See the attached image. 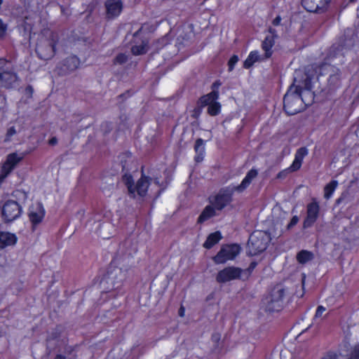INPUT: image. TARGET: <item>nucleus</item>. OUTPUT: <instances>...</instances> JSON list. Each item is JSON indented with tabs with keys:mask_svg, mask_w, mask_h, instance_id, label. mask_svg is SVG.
I'll return each instance as SVG.
<instances>
[{
	"mask_svg": "<svg viewBox=\"0 0 359 359\" xmlns=\"http://www.w3.org/2000/svg\"><path fill=\"white\" fill-rule=\"evenodd\" d=\"M302 88L308 90L310 88L309 81H306L304 86H302L295 79L294 84L284 97V109L290 115L299 113L304 109V101L302 97Z\"/></svg>",
	"mask_w": 359,
	"mask_h": 359,
	"instance_id": "obj_1",
	"label": "nucleus"
},
{
	"mask_svg": "<svg viewBox=\"0 0 359 359\" xmlns=\"http://www.w3.org/2000/svg\"><path fill=\"white\" fill-rule=\"evenodd\" d=\"M36 46V52L43 60L52 57L55 53L57 36L49 30L42 33L34 34L32 37Z\"/></svg>",
	"mask_w": 359,
	"mask_h": 359,
	"instance_id": "obj_2",
	"label": "nucleus"
},
{
	"mask_svg": "<svg viewBox=\"0 0 359 359\" xmlns=\"http://www.w3.org/2000/svg\"><path fill=\"white\" fill-rule=\"evenodd\" d=\"M123 180L128 186L129 191L132 194L137 193L140 196H144L148 190L149 186H156L158 188L163 185V182H160L156 179L154 183H150L148 177L142 176L137 182L136 184H133V180L130 175H125Z\"/></svg>",
	"mask_w": 359,
	"mask_h": 359,
	"instance_id": "obj_3",
	"label": "nucleus"
},
{
	"mask_svg": "<svg viewBox=\"0 0 359 359\" xmlns=\"http://www.w3.org/2000/svg\"><path fill=\"white\" fill-rule=\"evenodd\" d=\"M270 241V236L263 231H255L250 236L248 251L251 255H256L266 250Z\"/></svg>",
	"mask_w": 359,
	"mask_h": 359,
	"instance_id": "obj_4",
	"label": "nucleus"
},
{
	"mask_svg": "<svg viewBox=\"0 0 359 359\" xmlns=\"http://www.w3.org/2000/svg\"><path fill=\"white\" fill-rule=\"evenodd\" d=\"M285 294V290L281 286H276L264 298V304L269 311H278L282 306Z\"/></svg>",
	"mask_w": 359,
	"mask_h": 359,
	"instance_id": "obj_5",
	"label": "nucleus"
},
{
	"mask_svg": "<svg viewBox=\"0 0 359 359\" xmlns=\"http://www.w3.org/2000/svg\"><path fill=\"white\" fill-rule=\"evenodd\" d=\"M240 252L241 248L238 245H226L222 247L218 253L214 257L213 260L216 264H224L234 259Z\"/></svg>",
	"mask_w": 359,
	"mask_h": 359,
	"instance_id": "obj_6",
	"label": "nucleus"
},
{
	"mask_svg": "<svg viewBox=\"0 0 359 359\" xmlns=\"http://www.w3.org/2000/svg\"><path fill=\"white\" fill-rule=\"evenodd\" d=\"M22 212V206L13 200L6 201L2 208V217L6 222H11L18 219Z\"/></svg>",
	"mask_w": 359,
	"mask_h": 359,
	"instance_id": "obj_7",
	"label": "nucleus"
},
{
	"mask_svg": "<svg viewBox=\"0 0 359 359\" xmlns=\"http://www.w3.org/2000/svg\"><path fill=\"white\" fill-rule=\"evenodd\" d=\"M245 272L243 269L236 266H226L218 271L215 279L218 283H226L234 280L240 279Z\"/></svg>",
	"mask_w": 359,
	"mask_h": 359,
	"instance_id": "obj_8",
	"label": "nucleus"
},
{
	"mask_svg": "<svg viewBox=\"0 0 359 359\" xmlns=\"http://www.w3.org/2000/svg\"><path fill=\"white\" fill-rule=\"evenodd\" d=\"M46 215L45 208L41 203H33L28 209V218L33 228L39 224Z\"/></svg>",
	"mask_w": 359,
	"mask_h": 359,
	"instance_id": "obj_9",
	"label": "nucleus"
},
{
	"mask_svg": "<svg viewBox=\"0 0 359 359\" xmlns=\"http://www.w3.org/2000/svg\"><path fill=\"white\" fill-rule=\"evenodd\" d=\"M218 97V93L212 91L201 98V104L208 106V112L211 116H216L220 112L221 104L217 101Z\"/></svg>",
	"mask_w": 359,
	"mask_h": 359,
	"instance_id": "obj_10",
	"label": "nucleus"
},
{
	"mask_svg": "<svg viewBox=\"0 0 359 359\" xmlns=\"http://www.w3.org/2000/svg\"><path fill=\"white\" fill-rule=\"evenodd\" d=\"M8 63L4 59H0V81L6 87H10L17 81L15 74L7 71Z\"/></svg>",
	"mask_w": 359,
	"mask_h": 359,
	"instance_id": "obj_11",
	"label": "nucleus"
},
{
	"mask_svg": "<svg viewBox=\"0 0 359 359\" xmlns=\"http://www.w3.org/2000/svg\"><path fill=\"white\" fill-rule=\"evenodd\" d=\"M319 205L317 202H312L307 206V216L304 221V227L311 226L316 221L319 214Z\"/></svg>",
	"mask_w": 359,
	"mask_h": 359,
	"instance_id": "obj_12",
	"label": "nucleus"
},
{
	"mask_svg": "<svg viewBox=\"0 0 359 359\" xmlns=\"http://www.w3.org/2000/svg\"><path fill=\"white\" fill-rule=\"evenodd\" d=\"M108 18L118 16L123 10V3L121 0H107L105 3Z\"/></svg>",
	"mask_w": 359,
	"mask_h": 359,
	"instance_id": "obj_13",
	"label": "nucleus"
},
{
	"mask_svg": "<svg viewBox=\"0 0 359 359\" xmlns=\"http://www.w3.org/2000/svg\"><path fill=\"white\" fill-rule=\"evenodd\" d=\"M309 154V150L306 147H301L298 149L294 154V158L292 163L289 167L291 172L298 170L302 164L303 160Z\"/></svg>",
	"mask_w": 359,
	"mask_h": 359,
	"instance_id": "obj_14",
	"label": "nucleus"
},
{
	"mask_svg": "<svg viewBox=\"0 0 359 359\" xmlns=\"http://www.w3.org/2000/svg\"><path fill=\"white\" fill-rule=\"evenodd\" d=\"M18 242L17 236L8 231H0V249L15 245Z\"/></svg>",
	"mask_w": 359,
	"mask_h": 359,
	"instance_id": "obj_15",
	"label": "nucleus"
},
{
	"mask_svg": "<svg viewBox=\"0 0 359 359\" xmlns=\"http://www.w3.org/2000/svg\"><path fill=\"white\" fill-rule=\"evenodd\" d=\"M330 0H303L304 7L310 12H316L327 6Z\"/></svg>",
	"mask_w": 359,
	"mask_h": 359,
	"instance_id": "obj_16",
	"label": "nucleus"
},
{
	"mask_svg": "<svg viewBox=\"0 0 359 359\" xmlns=\"http://www.w3.org/2000/svg\"><path fill=\"white\" fill-rule=\"evenodd\" d=\"M258 171L255 169H251L245 175L241 183L235 187L233 190L239 193L243 192L247 189L251 182L257 177Z\"/></svg>",
	"mask_w": 359,
	"mask_h": 359,
	"instance_id": "obj_17",
	"label": "nucleus"
},
{
	"mask_svg": "<svg viewBox=\"0 0 359 359\" xmlns=\"http://www.w3.org/2000/svg\"><path fill=\"white\" fill-rule=\"evenodd\" d=\"M258 171L255 169H251L245 175L241 183L235 187L233 190L239 193L243 192L247 189L251 182L257 177Z\"/></svg>",
	"mask_w": 359,
	"mask_h": 359,
	"instance_id": "obj_18",
	"label": "nucleus"
},
{
	"mask_svg": "<svg viewBox=\"0 0 359 359\" xmlns=\"http://www.w3.org/2000/svg\"><path fill=\"white\" fill-rule=\"evenodd\" d=\"M276 37L275 34L272 31H270L262 43V49L265 52V59L270 57L272 55V48L275 43Z\"/></svg>",
	"mask_w": 359,
	"mask_h": 359,
	"instance_id": "obj_19",
	"label": "nucleus"
},
{
	"mask_svg": "<svg viewBox=\"0 0 359 359\" xmlns=\"http://www.w3.org/2000/svg\"><path fill=\"white\" fill-rule=\"evenodd\" d=\"M22 158V156L15 153L8 155L6 161L1 166V169L4 170L6 173L9 174Z\"/></svg>",
	"mask_w": 359,
	"mask_h": 359,
	"instance_id": "obj_20",
	"label": "nucleus"
},
{
	"mask_svg": "<svg viewBox=\"0 0 359 359\" xmlns=\"http://www.w3.org/2000/svg\"><path fill=\"white\" fill-rule=\"evenodd\" d=\"M231 201V196L229 194H219L217 195L214 200L211 202L213 206L215 208L220 211L224 208H225L228 204H229Z\"/></svg>",
	"mask_w": 359,
	"mask_h": 359,
	"instance_id": "obj_21",
	"label": "nucleus"
},
{
	"mask_svg": "<svg viewBox=\"0 0 359 359\" xmlns=\"http://www.w3.org/2000/svg\"><path fill=\"white\" fill-rule=\"evenodd\" d=\"M322 359H359V344H355L351 349L350 357H345L340 354H330Z\"/></svg>",
	"mask_w": 359,
	"mask_h": 359,
	"instance_id": "obj_22",
	"label": "nucleus"
},
{
	"mask_svg": "<svg viewBox=\"0 0 359 359\" xmlns=\"http://www.w3.org/2000/svg\"><path fill=\"white\" fill-rule=\"evenodd\" d=\"M217 211L218 210L212 205V203L211 205L206 206L198 217V222H203L213 216H215L217 215Z\"/></svg>",
	"mask_w": 359,
	"mask_h": 359,
	"instance_id": "obj_23",
	"label": "nucleus"
},
{
	"mask_svg": "<svg viewBox=\"0 0 359 359\" xmlns=\"http://www.w3.org/2000/svg\"><path fill=\"white\" fill-rule=\"evenodd\" d=\"M221 239H222V235L219 231H216V232L212 233L207 238V240L205 241V242L203 244V247L207 249H210L214 245L217 243Z\"/></svg>",
	"mask_w": 359,
	"mask_h": 359,
	"instance_id": "obj_24",
	"label": "nucleus"
},
{
	"mask_svg": "<svg viewBox=\"0 0 359 359\" xmlns=\"http://www.w3.org/2000/svg\"><path fill=\"white\" fill-rule=\"evenodd\" d=\"M147 50V41L146 40L141 41L140 43L135 41V44L131 48L132 53L136 55L144 54Z\"/></svg>",
	"mask_w": 359,
	"mask_h": 359,
	"instance_id": "obj_25",
	"label": "nucleus"
},
{
	"mask_svg": "<svg viewBox=\"0 0 359 359\" xmlns=\"http://www.w3.org/2000/svg\"><path fill=\"white\" fill-rule=\"evenodd\" d=\"M262 58L257 51H252L248 55L244 62V67L248 69L251 67L256 62L261 60Z\"/></svg>",
	"mask_w": 359,
	"mask_h": 359,
	"instance_id": "obj_26",
	"label": "nucleus"
},
{
	"mask_svg": "<svg viewBox=\"0 0 359 359\" xmlns=\"http://www.w3.org/2000/svg\"><path fill=\"white\" fill-rule=\"evenodd\" d=\"M337 186L338 182L336 180H332L328 183L324 188V197L326 199H329L332 196Z\"/></svg>",
	"mask_w": 359,
	"mask_h": 359,
	"instance_id": "obj_27",
	"label": "nucleus"
},
{
	"mask_svg": "<svg viewBox=\"0 0 359 359\" xmlns=\"http://www.w3.org/2000/svg\"><path fill=\"white\" fill-rule=\"evenodd\" d=\"M313 257L312 252L308 250H302L297 255V261L301 264H305L311 260Z\"/></svg>",
	"mask_w": 359,
	"mask_h": 359,
	"instance_id": "obj_28",
	"label": "nucleus"
},
{
	"mask_svg": "<svg viewBox=\"0 0 359 359\" xmlns=\"http://www.w3.org/2000/svg\"><path fill=\"white\" fill-rule=\"evenodd\" d=\"M195 151L197 153L196 159L197 161H200L203 156L205 151V144L203 140L198 139L196 142Z\"/></svg>",
	"mask_w": 359,
	"mask_h": 359,
	"instance_id": "obj_29",
	"label": "nucleus"
},
{
	"mask_svg": "<svg viewBox=\"0 0 359 359\" xmlns=\"http://www.w3.org/2000/svg\"><path fill=\"white\" fill-rule=\"evenodd\" d=\"M114 273L117 281L122 282L127 278L128 271L127 270H123L122 269L118 268L114 269Z\"/></svg>",
	"mask_w": 359,
	"mask_h": 359,
	"instance_id": "obj_30",
	"label": "nucleus"
},
{
	"mask_svg": "<svg viewBox=\"0 0 359 359\" xmlns=\"http://www.w3.org/2000/svg\"><path fill=\"white\" fill-rule=\"evenodd\" d=\"M325 311H326L325 307H324L323 306H318L316 309L314 318L318 319L320 318L325 317L326 316V314H325Z\"/></svg>",
	"mask_w": 359,
	"mask_h": 359,
	"instance_id": "obj_31",
	"label": "nucleus"
},
{
	"mask_svg": "<svg viewBox=\"0 0 359 359\" xmlns=\"http://www.w3.org/2000/svg\"><path fill=\"white\" fill-rule=\"evenodd\" d=\"M238 57L237 55H233L230 60H229V62H228V66H229V72H231L235 65H236V63L238 62Z\"/></svg>",
	"mask_w": 359,
	"mask_h": 359,
	"instance_id": "obj_32",
	"label": "nucleus"
},
{
	"mask_svg": "<svg viewBox=\"0 0 359 359\" xmlns=\"http://www.w3.org/2000/svg\"><path fill=\"white\" fill-rule=\"evenodd\" d=\"M127 61V55L123 53L118 54L114 58L115 64H123Z\"/></svg>",
	"mask_w": 359,
	"mask_h": 359,
	"instance_id": "obj_33",
	"label": "nucleus"
},
{
	"mask_svg": "<svg viewBox=\"0 0 359 359\" xmlns=\"http://www.w3.org/2000/svg\"><path fill=\"white\" fill-rule=\"evenodd\" d=\"M17 131L14 126L10 127L7 130L6 140L9 141L11 138L16 134Z\"/></svg>",
	"mask_w": 359,
	"mask_h": 359,
	"instance_id": "obj_34",
	"label": "nucleus"
},
{
	"mask_svg": "<svg viewBox=\"0 0 359 359\" xmlns=\"http://www.w3.org/2000/svg\"><path fill=\"white\" fill-rule=\"evenodd\" d=\"M6 31V25L0 20V37L3 36Z\"/></svg>",
	"mask_w": 359,
	"mask_h": 359,
	"instance_id": "obj_35",
	"label": "nucleus"
},
{
	"mask_svg": "<svg viewBox=\"0 0 359 359\" xmlns=\"http://www.w3.org/2000/svg\"><path fill=\"white\" fill-rule=\"evenodd\" d=\"M299 222V218H298V217H297V216H294V217L292 218V219H291V221H290V224H288V226H287V227H288V229H290V228L292 227L293 226L296 225V224H297V222Z\"/></svg>",
	"mask_w": 359,
	"mask_h": 359,
	"instance_id": "obj_36",
	"label": "nucleus"
},
{
	"mask_svg": "<svg viewBox=\"0 0 359 359\" xmlns=\"http://www.w3.org/2000/svg\"><path fill=\"white\" fill-rule=\"evenodd\" d=\"M8 175V173H6L4 170L1 169L0 172V184L3 182L4 179Z\"/></svg>",
	"mask_w": 359,
	"mask_h": 359,
	"instance_id": "obj_37",
	"label": "nucleus"
},
{
	"mask_svg": "<svg viewBox=\"0 0 359 359\" xmlns=\"http://www.w3.org/2000/svg\"><path fill=\"white\" fill-rule=\"evenodd\" d=\"M291 172L290 170H289V168L285 170H283L282 172H279L278 175V178H280L282 177H285L288 172Z\"/></svg>",
	"mask_w": 359,
	"mask_h": 359,
	"instance_id": "obj_38",
	"label": "nucleus"
},
{
	"mask_svg": "<svg viewBox=\"0 0 359 359\" xmlns=\"http://www.w3.org/2000/svg\"><path fill=\"white\" fill-rule=\"evenodd\" d=\"M18 195H21L22 198H26V194L25 193H23V192H21L20 191H16L15 193H14V196L18 197Z\"/></svg>",
	"mask_w": 359,
	"mask_h": 359,
	"instance_id": "obj_39",
	"label": "nucleus"
},
{
	"mask_svg": "<svg viewBox=\"0 0 359 359\" xmlns=\"http://www.w3.org/2000/svg\"><path fill=\"white\" fill-rule=\"evenodd\" d=\"M185 310L183 307H181L179 311V315L181 317H183L184 316Z\"/></svg>",
	"mask_w": 359,
	"mask_h": 359,
	"instance_id": "obj_40",
	"label": "nucleus"
},
{
	"mask_svg": "<svg viewBox=\"0 0 359 359\" xmlns=\"http://www.w3.org/2000/svg\"><path fill=\"white\" fill-rule=\"evenodd\" d=\"M57 143V139L55 137H53L51 138L50 140H49V144H55Z\"/></svg>",
	"mask_w": 359,
	"mask_h": 359,
	"instance_id": "obj_41",
	"label": "nucleus"
},
{
	"mask_svg": "<svg viewBox=\"0 0 359 359\" xmlns=\"http://www.w3.org/2000/svg\"><path fill=\"white\" fill-rule=\"evenodd\" d=\"M280 18L278 17V18L274 19L273 24L275 25H278L280 23Z\"/></svg>",
	"mask_w": 359,
	"mask_h": 359,
	"instance_id": "obj_42",
	"label": "nucleus"
},
{
	"mask_svg": "<svg viewBox=\"0 0 359 359\" xmlns=\"http://www.w3.org/2000/svg\"><path fill=\"white\" fill-rule=\"evenodd\" d=\"M70 61L72 62L73 63H74L75 65L78 64V60L76 57H72L70 59Z\"/></svg>",
	"mask_w": 359,
	"mask_h": 359,
	"instance_id": "obj_43",
	"label": "nucleus"
},
{
	"mask_svg": "<svg viewBox=\"0 0 359 359\" xmlns=\"http://www.w3.org/2000/svg\"><path fill=\"white\" fill-rule=\"evenodd\" d=\"M140 32H141V30H140L139 32H137V33H135V40L137 39L138 36L140 34Z\"/></svg>",
	"mask_w": 359,
	"mask_h": 359,
	"instance_id": "obj_44",
	"label": "nucleus"
},
{
	"mask_svg": "<svg viewBox=\"0 0 359 359\" xmlns=\"http://www.w3.org/2000/svg\"><path fill=\"white\" fill-rule=\"evenodd\" d=\"M55 359H65L62 355H57L55 358Z\"/></svg>",
	"mask_w": 359,
	"mask_h": 359,
	"instance_id": "obj_45",
	"label": "nucleus"
},
{
	"mask_svg": "<svg viewBox=\"0 0 359 359\" xmlns=\"http://www.w3.org/2000/svg\"><path fill=\"white\" fill-rule=\"evenodd\" d=\"M255 267V264L252 263L250 266L251 269H254Z\"/></svg>",
	"mask_w": 359,
	"mask_h": 359,
	"instance_id": "obj_46",
	"label": "nucleus"
},
{
	"mask_svg": "<svg viewBox=\"0 0 359 359\" xmlns=\"http://www.w3.org/2000/svg\"><path fill=\"white\" fill-rule=\"evenodd\" d=\"M304 93H306V94H309V95H311L310 92H309V91H306V92H305Z\"/></svg>",
	"mask_w": 359,
	"mask_h": 359,
	"instance_id": "obj_47",
	"label": "nucleus"
},
{
	"mask_svg": "<svg viewBox=\"0 0 359 359\" xmlns=\"http://www.w3.org/2000/svg\"><path fill=\"white\" fill-rule=\"evenodd\" d=\"M356 0H350V1L351 2H353V1H355Z\"/></svg>",
	"mask_w": 359,
	"mask_h": 359,
	"instance_id": "obj_48",
	"label": "nucleus"
},
{
	"mask_svg": "<svg viewBox=\"0 0 359 359\" xmlns=\"http://www.w3.org/2000/svg\"><path fill=\"white\" fill-rule=\"evenodd\" d=\"M250 273V271H248V275H249ZM248 276H247V277H248Z\"/></svg>",
	"mask_w": 359,
	"mask_h": 359,
	"instance_id": "obj_49",
	"label": "nucleus"
}]
</instances>
